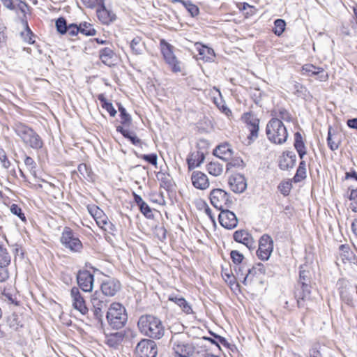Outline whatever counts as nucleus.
Listing matches in <instances>:
<instances>
[{"instance_id":"62","label":"nucleus","mask_w":357,"mask_h":357,"mask_svg":"<svg viewBox=\"0 0 357 357\" xmlns=\"http://www.w3.org/2000/svg\"><path fill=\"white\" fill-rule=\"evenodd\" d=\"M0 160L5 168H8L10 165V162L8 160L6 152L3 149L0 148Z\"/></svg>"},{"instance_id":"28","label":"nucleus","mask_w":357,"mask_h":357,"mask_svg":"<svg viewBox=\"0 0 357 357\" xmlns=\"http://www.w3.org/2000/svg\"><path fill=\"white\" fill-rule=\"evenodd\" d=\"M204 151H195L192 153L187 158L188 169L190 170L199 167L204 160Z\"/></svg>"},{"instance_id":"5","label":"nucleus","mask_w":357,"mask_h":357,"mask_svg":"<svg viewBox=\"0 0 357 357\" xmlns=\"http://www.w3.org/2000/svg\"><path fill=\"white\" fill-rule=\"evenodd\" d=\"M107 321L114 329L123 328L128 320L125 307L119 303L111 304L106 315Z\"/></svg>"},{"instance_id":"17","label":"nucleus","mask_w":357,"mask_h":357,"mask_svg":"<svg viewBox=\"0 0 357 357\" xmlns=\"http://www.w3.org/2000/svg\"><path fill=\"white\" fill-rule=\"evenodd\" d=\"M295 149L296 150L299 158L301 159V161L299 163L298 168L306 169V163L305 161L303 160L304 156L306 155V147L305 143L303 140V137L299 132H296L294 134V144Z\"/></svg>"},{"instance_id":"12","label":"nucleus","mask_w":357,"mask_h":357,"mask_svg":"<svg viewBox=\"0 0 357 357\" xmlns=\"http://www.w3.org/2000/svg\"><path fill=\"white\" fill-rule=\"evenodd\" d=\"M70 297L72 300V305L82 314L85 315L88 313L89 309L86 306V301L84 296L77 287H73L70 289Z\"/></svg>"},{"instance_id":"55","label":"nucleus","mask_w":357,"mask_h":357,"mask_svg":"<svg viewBox=\"0 0 357 357\" xmlns=\"http://www.w3.org/2000/svg\"><path fill=\"white\" fill-rule=\"evenodd\" d=\"M306 178V169L298 168L296 170V174L293 178L294 183H298Z\"/></svg>"},{"instance_id":"45","label":"nucleus","mask_w":357,"mask_h":357,"mask_svg":"<svg viewBox=\"0 0 357 357\" xmlns=\"http://www.w3.org/2000/svg\"><path fill=\"white\" fill-rule=\"evenodd\" d=\"M244 166L243 160L240 158H231L227 164V171H229L233 167H243Z\"/></svg>"},{"instance_id":"39","label":"nucleus","mask_w":357,"mask_h":357,"mask_svg":"<svg viewBox=\"0 0 357 357\" xmlns=\"http://www.w3.org/2000/svg\"><path fill=\"white\" fill-rule=\"evenodd\" d=\"M80 33L85 36H95L96 34V30L93 28V26L86 22H84L79 24Z\"/></svg>"},{"instance_id":"61","label":"nucleus","mask_w":357,"mask_h":357,"mask_svg":"<svg viewBox=\"0 0 357 357\" xmlns=\"http://www.w3.org/2000/svg\"><path fill=\"white\" fill-rule=\"evenodd\" d=\"M15 4L16 6V10H20L23 14H25L26 12V9L28 8V5L22 1L20 0H15Z\"/></svg>"},{"instance_id":"56","label":"nucleus","mask_w":357,"mask_h":357,"mask_svg":"<svg viewBox=\"0 0 357 357\" xmlns=\"http://www.w3.org/2000/svg\"><path fill=\"white\" fill-rule=\"evenodd\" d=\"M10 211L13 214L18 216L22 220H26L24 214L22 211V208L17 204H13L10 206Z\"/></svg>"},{"instance_id":"13","label":"nucleus","mask_w":357,"mask_h":357,"mask_svg":"<svg viewBox=\"0 0 357 357\" xmlns=\"http://www.w3.org/2000/svg\"><path fill=\"white\" fill-rule=\"evenodd\" d=\"M77 282L83 291L90 292L93 289L94 276L87 270H80L77 275Z\"/></svg>"},{"instance_id":"36","label":"nucleus","mask_w":357,"mask_h":357,"mask_svg":"<svg viewBox=\"0 0 357 357\" xmlns=\"http://www.w3.org/2000/svg\"><path fill=\"white\" fill-rule=\"evenodd\" d=\"M340 255L342 257L343 261L344 260H347L349 261H351L352 260L355 261L356 258L353 254V252L350 250V248L347 245H341L339 247Z\"/></svg>"},{"instance_id":"40","label":"nucleus","mask_w":357,"mask_h":357,"mask_svg":"<svg viewBox=\"0 0 357 357\" xmlns=\"http://www.w3.org/2000/svg\"><path fill=\"white\" fill-rule=\"evenodd\" d=\"M10 263V257L6 248L0 245V267L5 268Z\"/></svg>"},{"instance_id":"6","label":"nucleus","mask_w":357,"mask_h":357,"mask_svg":"<svg viewBox=\"0 0 357 357\" xmlns=\"http://www.w3.org/2000/svg\"><path fill=\"white\" fill-rule=\"evenodd\" d=\"M60 241L66 249L74 252H80L83 248L78 235L68 227H64Z\"/></svg>"},{"instance_id":"31","label":"nucleus","mask_w":357,"mask_h":357,"mask_svg":"<svg viewBox=\"0 0 357 357\" xmlns=\"http://www.w3.org/2000/svg\"><path fill=\"white\" fill-rule=\"evenodd\" d=\"M273 118H278L281 121H284L286 122L292 121V116L288 110L283 107L275 108L272 111L271 113Z\"/></svg>"},{"instance_id":"11","label":"nucleus","mask_w":357,"mask_h":357,"mask_svg":"<svg viewBox=\"0 0 357 357\" xmlns=\"http://www.w3.org/2000/svg\"><path fill=\"white\" fill-rule=\"evenodd\" d=\"M273 250V241L268 234H264L259 239V248L257 251L258 257L263 260H268Z\"/></svg>"},{"instance_id":"1","label":"nucleus","mask_w":357,"mask_h":357,"mask_svg":"<svg viewBox=\"0 0 357 357\" xmlns=\"http://www.w3.org/2000/svg\"><path fill=\"white\" fill-rule=\"evenodd\" d=\"M299 269V278L295 286L294 297L298 308H307L308 303L312 300V272L310 267L306 265L301 266Z\"/></svg>"},{"instance_id":"49","label":"nucleus","mask_w":357,"mask_h":357,"mask_svg":"<svg viewBox=\"0 0 357 357\" xmlns=\"http://www.w3.org/2000/svg\"><path fill=\"white\" fill-rule=\"evenodd\" d=\"M77 170L84 178H90L91 177V169L86 164H84V163L79 164L77 167Z\"/></svg>"},{"instance_id":"23","label":"nucleus","mask_w":357,"mask_h":357,"mask_svg":"<svg viewBox=\"0 0 357 357\" xmlns=\"http://www.w3.org/2000/svg\"><path fill=\"white\" fill-rule=\"evenodd\" d=\"M244 118L250 131L248 138L250 139H256L258 137L259 120L250 114H245Z\"/></svg>"},{"instance_id":"9","label":"nucleus","mask_w":357,"mask_h":357,"mask_svg":"<svg viewBox=\"0 0 357 357\" xmlns=\"http://www.w3.org/2000/svg\"><path fill=\"white\" fill-rule=\"evenodd\" d=\"M160 45L165 62L174 72H177L178 68L177 67V59L174 53V47L164 39L160 40Z\"/></svg>"},{"instance_id":"24","label":"nucleus","mask_w":357,"mask_h":357,"mask_svg":"<svg viewBox=\"0 0 357 357\" xmlns=\"http://www.w3.org/2000/svg\"><path fill=\"white\" fill-rule=\"evenodd\" d=\"M296 162V155L292 151H286L280 157L279 167L282 170H287L294 167Z\"/></svg>"},{"instance_id":"50","label":"nucleus","mask_w":357,"mask_h":357,"mask_svg":"<svg viewBox=\"0 0 357 357\" xmlns=\"http://www.w3.org/2000/svg\"><path fill=\"white\" fill-rule=\"evenodd\" d=\"M178 305V297L176 294H172L168 296V299L167 302V310H172L174 305Z\"/></svg>"},{"instance_id":"63","label":"nucleus","mask_w":357,"mask_h":357,"mask_svg":"<svg viewBox=\"0 0 357 357\" xmlns=\"http://www.w3.org/2000/svg\"><path fill=\"white\" fill-rule=\"evenodd\" d=\"M155 235L160 241H163L166 238V229L163 227H156Z\"/></svg>"},{"instance_id":"2","label":"nucleus","mask_w":357,"mask_h":357,"mask_svg":"<svg viewBox=\"0 0 357 357\" xmlns=\"http://www.w3.org/2000/svg\"><path fill=\"white\" fill-rule=\"evenodd\" d=\"M139 331L145 336L160 339L164 335V326L159 318L151 314L142 315L137 322Z\"/></svg>"},{"instance_id":"54","label":"nucleus","mask_w":357,"mask_h":357,"mask_svg":"<svg viewBox=\"0 0 357 357\" xmlns=\"http://www.w3.org/2000/svg\"><path fill=\"white\" fill-rule=\"evenodd\" d=\"M278 189L283 195L287 196L291 189V183L289 181L282 182L279 185Z\"/></svg>"},{"instance_id":"64","label":"nucleus","mask_w":357,"mask_h":357,"mask_svg":"<svg viewBox=\"0 0 357 357\" xmlns=\"http://www.w3.org/2000/svg\"><path fill=\"white\" fill-rule=\"evenodd\" d=\"M237 266L235 268V272L238 278H244L247 273V270L245 269V264H241L239 265H236Z\"/></svg>"},{"instance_id":"38","label":"nucleus","mask_w":357,"mask_h":357,"mask_svg":"<svg viewBox=\"0 0 357 357\" xmlns=\"http://www.w3.org/2000/svg\"><path fill=\"white\" fill-rule=\"evenodd\" d=\"M98 98L101 102L102 107L106 109L111 116H114L116 114V110L114 109L112 104L107 100L103 94H100Z\"/></svg>"},{"instance_id":"51","label":"nucleus","mask_w":357,"mask_h":357,"mask_svg":"<svg viewBox=\"0 0 357 357\" xmlns=\"http://www.w3.org/2000/svg\"><path fill=\"white\" fill-rule=\"evenodd\" d=\"M208 142L204 139H199L197 143V151H204V155L208 153Z\"/></svg>"},{"instance_id":"10","label":"nucleus","mask_w":357,"mask_h":357,"mask_svg":"<svg viewBox=\"0 0 357 357\" xmlns=\"http://www.w3.org/2000/svg\"><path fill=\"white\" fill-rule=\"evenodd\" d=\"M91 302L93 307V316L98 321L102 322L103 317L102 310L107 307V300L106 298L98 291H95L91 297Z\"/></svg>"},{"instance_id":"57","label":"nucleus","mask_w":357,"mask_h":357,"mask_svg":"<svg viewBox=\"0 0 357 357\" xmlns=\"http://www.w3.org/2000/svg\"><path fill=\"white\" fill-rule=\"evenodd\" d=\"M79 33H80L79 26H77L76 24H69L66 32V33L71 37L76 36Z\"/></svg>"},{"instance_id":"26","label":"nucleus","mask_w":357,"mask_h":357,"mask_svg":"<svg viewBox=\"0 0 357 357\" xmlns=\"http://www.w3.org/2000/svg\"><path fill=\"white\" fill-rule=\"evenodd\" d=\"M303 70L309 75L317 76L320 81H325L328 79V73L322 68L316 67L311 64H307L303 66Z\"/></svg>"},{"instance_id":"3","label":"nucleus","mask_w":357,"mask_h":357,"mask_svg":"<svg viewBox=\"0 0 357 357\" xmlns=\"http://www.w3.org/2000/svg\"><path fill=\"white\" fill-rule=\"evenodd\" d=\"M14 130L26 147L38 151L44 146L42 137L32 128L25 123H15Z\"/></svg>"},{"instance_id":"52","label":"nucleus","mask_w":357,"mask_h":357,"mask_svg":"<svg viewBox=\"0 0 357 357\" xmlns=\"http://www.w3.org/2000/svg\"><path fill=\"white\" fill-rule=\"evenodd\" d=\"M349 199L351 201L350 204L351 209L354 212H357V188L351 191Z\"/></svg>"},{"instance_id":"35","label":"nucleus","mask_w":357,"mask_h":357,"mask_svg":"<svg viewBox=\"0 0 357 357\" xmlns=\"http://www.w3.org/2000/svg\"><path fill=\"white\" fill-rule=\"evenodd\" d=\"M206 170L209 174L218 176L223 172V165L218 161H213L207 164Z\"/></svg>"},{"instance_id":"15","label":"nucleus","mask_w":357,"mask_h":357,"mask_svg":"<svg viewBox=\"0 0 357 357\" xmlns=\"http://www.w3.org/2000/svg\"><path fill=\"white\" fill-rule=\"evenodd\" d=\"M120 282L114 278H107L102 281L100 285L102 295L104 296H114L121 289Z\"/></svg>"},{"instance_id":"58","label":"nucleus","mask_w":357,"mask_h":357,"mask_svg":"<svg viewBox=\"0 0 357 357\" xmlns=\"http://www.w3.org/2000/svg\"><path fill=\"white\" fill-rule=\"evenodd\" d=\"M197 204L202 205L204 207L205 213L210 218L212 221H214V218L212 215V211L208 206V204L202 199L197 200Z\"/></svg>"},{"instance_id":"44","label":"nucleus","mask_w":357,"mask_h":357,"mask_svg":"<svg viewBox=\"0 0 357 357\" xmlns=\"http://www.w3.org/2000/svg\"><path fill=\"white\" fill-rule=\"evenodd\" d=\"M56 30L61 34H65L68 25H67L66 20L64 17H59L56 21Z\"/></svg>"},{"instance_id":"22","label":"nucleus","mask_w":357,"mask_h":357,"mask_svg":"<svg viewBox=\"0 0 357 357\" xmlns=\"http://www.w3.org/2000/svg\"><path fill=\"white\" fill-rule=\"evenodd\" d=\"M265 274L266 268L264 265L261 263H258L247 270V273L242 282L245 285H247L248 281H252L254 278H259Z\"/></svg>"},{"instance_id":"30","label":"nucleus","mask_w":357,"mask_h":357,"mask_svg":"<svg viewBox=\"0 0 357 357\" xmlns=\"http://www.w3.org/2000/svg\"><path fill=\"white\" fill-rule=\"evenodd\" d=\"M211 335L213 337H204V339L210 342L211 344L216 345L220 349V344L226 348H229L231 344L224 337H222L213 332H210Z\"/></svg>"},{"instance_id":"47","label":"nucleus","mask_w":357,"mask_h":357,"mask_svg":"<svg viewBox=\"0 0 357 357\" xmlns=\"http://www.w3.org/2000/svg\"><path fill=\"white\" fill-rule=\"evenodd\" d=\"M140 212L147 218L151 219L153 218V213L151 207L144 202L142 205L139 206Z\"/></svg>"},{"instance_id":"7","label":"nucleus","mask_w":357,"mask_h":357,"mask_svg":"<svg viewBox=\"0 0 357 357\" xmlns=\"http://www.w3.org/2000/svg\"><path fill=\"white\" fill-rule=\"evenodd\" d=\"M210 201L211 204L219 211L229 208L233 204L230 195L220 188L213 189L211 191Z\"/></svg>"},{"instance_id":"46","label":"nucleus","mask_w":357,"mask_h":357,"mask_svg":"<svg viewBox=\"0 0 357 357\" xmlns=\"http://www.w3.org/2000/svg\"><path fill=\"white\" fill-rule=\"evenodd\" d=\"M180 308L186 314H194L192 305L185 298L180 297Z\"/></svg>"},{"instance_id":"18","label":"nucleus","mask_w":357,"mask_h":357,"mask_svg":"<svg viewBox=\"0 0 357 357\" xmlns=\"http://www.w3.org/2000/svg\"><path fill=\"white\" fill-rule=\"evenodd\" d=\"M99 8L97 9V15L99 20L105 24H109L116 19V15L110 10L106 8L104 0H100Z\"/></svg>"},{"instance_id":"16","label":"nucleus","mask_w":357,"mask_h":357,"mask_svg":"<svg viewBox=\"0 0 357 357\" xmlns=\"http://www.w3.org/2000/svg\"><path fill=\"white\" fill-rule=\"evenodd\" d=\"M230 189L235 193H242L247 188V181L245 176L240 174L231 175L228 180Z\"/></svg>"},{"instance_id":"53","label":"nucleus","mask_w":357,"mask_h":357,"mask_svg":"<svg viewBox=\"0 0 357 357\" xmlns=\"http://www.w3.org/2000/svg\"><path fill=\"white\" fill-rule=\"evenodd\" d=\"M194 353V348L190 345L180 347V357H188Z\"/></svg>"},{"instance_id":"21","label":"nucleus","mask_w":357,"mask_h":357,"mask_svg":"<svg viewBox=\"0 0 357 357\" xmlns=\"http://www.w3.org/2000/svg\"><path fill=\"white\" fill-rule=\"evenodd\" d=\"M193 46L195 50L198 52L199 57L197 59L204 61H213L214 60L215 54L212 48L199 43H194Z\"/></svg>"},{"instance_id":"27","label":"nucleus","mask_w":357,"mask_h":357,"mask_svg":"<svg viewBox=\"0 0 357 357\" xmlns=\"http://www.w3.org/2000/svg\"><path fill=\"white\" fill-rule=\"evenodd\" d=\"M233 151L231 146L227 144L218 145L213 151V154L223 160H228L232 155Z\"/></svg>"},{"instance_id":"60","label":"nucleus","mask_w":357,"mask_h":357,"mask_svg":"<svg viewBox=\"0 0 357 357\" xmlns=\"http://www.w3.org/2000/svg\"><path fill=\"white\" fill-rule=\"evenodd\" d=\"M223 279L225 281L228 283L229 286H233L236 284V279L233 274L231 273H224L222 274Z\"/></svg>"},{"instance_id":"48","label":"nucleus","mask_w":357,"mask_h":357,"mask_svg":"<svg viewBox=\"0 0 357 357\" xmlns=\"http://www.w3.org/2000/svg\"><path fill=\"white\" fill-rule=\"evenodd\" d=\"M230 257L234 264L239 265L242 264L244 259V256L240 252L237 250H232L230 252Z\"/></svg>"},{"instance_id":"42","label":"nucleus","mask_w":357,"mask_h":357,"mask_svg":"<svg viewBox=\"0 0 357 357\" xmlns=\"http://www.w3.org/2000/svg\"><path fill=\"white\" fill-rule=\"evenodd\" d=\"M130 47L132 52L135 54H139L142 51V45L141 44V39L138 37L134 38L130 44Z\"/></svg>"},{"instance_id":"33","label":"nucleus","mask_w":357,"mask_h":357,"mask_svg":"<svg viewBox=\"0 0 357 357\" xmlns=\"http://www.w3.org/2000/svg\"><path fill=\"white\" fill-rule=\"evenodd\" d=\"M332 128L330 126L328 131L327 144L331 151H336L339 149L340 139L336 134H332Z\"/></svg>"},{"instance_id":"32","label":"nucleus","mask_w":357,"mask_h":357,"mask_svg":"<svg viewBox=\"0 0 357 357\" xmlns=\"http://www.w3.org/2000/svg\"><path fill=\"white\" fill-rule=\"evenodd\" d=\"M116 130H117V132L122 134V135L124 137L128 139L132 144H134L135 146H141V144H142L141 139H139L134 132H130L128 130L124 129L121 126H118L116 128Z\"/></svg>"},{"instance_id":"34","label":"nucleus","mask_w":357,"mask_h":357,"mask_svg":"<svg viewBox=\"0 0 357 357\" xmlns=\"http://www.w3.org/2000/svg\"><path fill=\"white\" fill-rule=\"evenodd\" d=\"M218 96H213V100L214 104L217 106V107L227 116H229L231 114L230 109L225 105V101L222 100V94L220 91H215Z\"/></svg>"},{"instance_id":"37","label":"nucleus","mask_w":357,"mask_h":357,"mask_svg":"<svg viewBox=\"0 0 357 357\" xmlns=\"http://www.w3.org/2000/svg\"><path fill=\"white\" fill-rule=\"evenodd\" d=\"M185 10L192 16L195 17L199 13V9L195 4L192 3L190 1L180 0Z\"/></svg>"},{"instance_id":"4","label":"nucleus","mask_w":357,"mask_h":357,"mask_svg":"<svg viewBox=\"0 0 357 357\" xmlns=\"http://www.w3.org/2000/svg\"><path fill=\"white\" fill-rule=\"evenodd\" d=\"M266 133L268 139L276 144L284 143L288 137L286 127L278 118H272L266 125Z\"/></svg>"},{"instance_id":"14","label":"nucleus","mask_w":357,"mask_h":357,"mask_svg":"<svg viewBox=\"0 0 357 357\" xmlns=\"http://www.w3.org/2000/svg\"><path fill=\"white\" fill-rule=\"evenodd\" d=\"M218 220L220 224L227 229H234L238 225V219L235 213L228 208L220 211Z\"/></svg>"},{"instance_id":"43","label":"nucleus","mask_w":357,"mask_h":357,"mask_svg":"<svg viewBox=\"0 0 357 357\" xmlns=\"http://www.w3.org/2000/svg\"><path fill=\"white\" fill-rule=\"evenodd\" d=\"M119 110L120 112L121 123L126 126H129L131 123V116L127 113L126 109L119 105Z\"/></svg>"},{"instance_id":"20","label":"nucleus","mask_w":357,"mask_h":357,"mask_svg":"<svg viewBox=\"0 0 357 357\" xmlns=\"http://www.w3.org/2000/svg\"><path fill=\"white\" fill-rule=\"evenodd\" d=\"M191 180L193 186L197 189L206 190L210 185L208 176L200 171L193 172L191 175Z\"/></svg>"},{"instance_id":"41","label":"nucleus","mask_w":357,"mask_h":357,"mask_svg":"<svg viewBox=\"0 0 357 357\" xmlns=\"http://www.w3.org/2000/svg\"><path fill=\"white\" fill-rule=\"evenodd\" d=\"M286 22L282 19H277L274 21L273 32L278 36H280L285 30Z\"/></svg>"},{"instance_id":"8","label":"nucleus","mask_w":357,"mask_h":357,"mask_svg":"<svg viewBox=\"0 0 357 357\" xmlns=\"http://www.w3.org/2000/svg\"><path fill=\"white\" fill-rule=\"evenodd\" d=\"M135 354L136 357H156L157 344L153 340L142 339L135 347Z\"/></svg>"},{"instance_id":"29","label":"nucleus","mask_w":357,"mask_h":357,"mask_svg":"<svg viewBox=\"0 0 357 357\" xmlns=\"http://www.w3.org/2000/svg\"><path fill=\"white\" fill-rule=\"evenodd\" d=\"M124 337L123 332H115L105 335V342L109 347L117 348L122 342Z\"/></svg>"},{"instance_id":"25","label":"nucleus","mask_w":357,"mask_h":357,"mask_svg":"<svg viewBox=\"0 0 357 357\" xmlns=\"http://www.w3.org/2000/svg\"><path fill=\"white\" fill-rule=\"evenodd\" d=\"M99 58L105 65L108 66H114L116 61V54L109 47H105L100 50Z\"/></svg>"},{"instance_id":"19","label":"nucleus","mask_w":357,"mask_h":357,"mask_svg":"<svg viewBox=\"0 0 357 357\" xmlns=\"http://www.w3.org/2000/svg\"><path fill=\"white\" fill-rule=\"evenodd\" d=\"M235 241L245 245L250 250L255 248V241L252 235L246 230H237L233 235Z\"/></svg>"},{"instance_id":"59","label":"nucleus","mask_w":357,"mask_h":357,"mask_svg":"<svg viewBox=\"0 0 357 357\" xmlns=\"http://www.w3.org/2000/svg\"><path fill=\"white\" fill-rule=\"evenodd\" d=\"M141 158L153 165H157L158 156L155 153L147 154V155L144 154V155H142Z\"/></svg>"}]
</instances>
